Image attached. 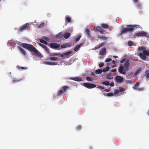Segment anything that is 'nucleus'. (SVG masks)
<instances>
[{
	"instance_id": "nucleus-46",
	"label": "nucleus",
	"mask_w": 149,
	"mask_h": 149,
	"mask_svg": "<svg viewBox=\"0 0 149 149\" xmlns=\"http://www.w3.org/2000/svg\"><path fill=\"white\" fill-rule=\"evenodd\" d=\"M81 125H78L76 127V129L77 130H79L81 129Z\"/></svg>"
},
{
	"instance_id": "nucleus-48",
	"label": "nucleus",
	"mask_w": 149,
	"mask_h": 149,
	"mask_svg": "<svg viewBox=\"0 0 149 149\" xmlns=\"http://www.w3.org/2000/svg\"><path fill=\"white\" fill-rule=\"evenodd\" d=\"M113 78V77H112L110 76H107V79H112Z\"/></svg>"
},
{
	"instance_id": "nucleus-9",
	"label": "nucleus",
	"mask_w": 149,
	"mask_h": 149,
	"mask_svg": "<svg viewBox=\"0 0 149 149\" xmlns=\"http://www.w3.org/2000/svg\"><path fill=\"white\" fill-rule=\"evenodd\" d=\"M72 53V51H70L68 52L63 53L61 56L62 58L69 57L70 56V54Z\"/></svg>"
},
{
	"instance_id": "nucleus-53",
	"label": "nucleus",
	"mask_w": 149,
	"mask_h": 149,
	"mask_svg": "<svg viewBox=\"0 0 149 149\" xmlns=\"http://www.w3.org/2000/svg\"><path fill=\"white\" fill-rule=\"evenodd\" d=\"M105 44L104 43H101L98 47V48H100L101 47H102V46H103Z\"/></svg>"
},
{
	"instance_id": "nucleus-45",
	"label": "nucleus",
	"mask_w": 149,
	"mask_h": 149,
	"mask_svg": "<svg viewBox=\"0 0 149 149\" xmlns=\"http://www.w3.org/2000/svg\"><path fill=\"white\" fill-rule=\"evenodd\" d=\"M104 63L102 62L100 63L99 65V67H101L104 66Z\"/></svg>"
},
{
	"instance_id": "nucleus-49",
	"label": "nucleus",
	"mask_w": 149,
	"mask_h": 149,
	"mask_svg": "<svg viewBox=\"0 0 149 149\" xmlns=\"http://www.w3.org/2000/svg\"><path fill=\"white\" fill-rule=\"evenodd\" d=\"M51 62L45 61L44 62V63L46 65H50Z\"/></svg>"
},
{
	"instance_id": "nucleus-10",
	"label": "nucleus",
	"mask_w": 149,
	"mask_h": 149,
	"mask_svg": "<svg viewBox=\"0 0 149 149\" xmlns=\"http://www.w3.org/2000/svg\"><path fill=\"white\" fill-rule=\"evenodd\" d=\"M49 45L51 48L54 49H57L60 47V45L57 43H51Z\"/></svg>"
},
{
	"instance_id": "nucleus-7",
	"label": "nucleus",
	"mask_w": 149,
	"mask_h": 149,
	"mask_svg": "<svg viewBox=\"0 0 149 149\" xmlns=\"http://www.w3.org/2000/svg\"><path fill=\"white\" fill-rule=\"evenodd\" d=\"M128 70H126L125 68L124 69V66H120L119 67L118 71L120 73L123 74L125 75L126 74V71Z\"/></svg>"
},
{
	"instance_id": "nucleus-15",
	"label": "nucleus",
	"mask_w": 149,
	"mask_h": 149,
	"mask_svg": "<svg viewBox=\"0 0 149 149\" xmlns=\"http://www.w3.org/2000/svg\"><path fill=\"white\" fill-rule=\"evenodd\" d=\"M101 26L102 28L104 29L108 28L109 30H111V28H112L111 27H109V25L107 24H101Z\"/></svg>"
},
{
	"instance_id": "nucleus-3",
	"label": "nucleus",
	"mask_w": 149,
	"mask_h": 149,
	"mask_svg": "<svg viewBox=\"0 0 149 149\" xmlns=\"http://www.w3.org/2000/svg\"><path fill=\"white\" fill-rule=\"evenodd\" d=\"M139 56L141 59L143 60L146 59V56H149V50H144L143 52H140L139 53Z\"/></svg>"
},
{
	"instance_id": "nucleus-26",
	"label": "nucleus",
	"mask_w": 149,
	"mask_h": 149,
	"mask_svg": "<svg viewBox=\"0 0 149 149\" xmlns=\"http://www.w3.org/2000/svg\"><path fill=\"white\" fill-rule=\"evenodd\" d=\"M141 70V68H139L134 74L135 75L139 74Z\"/></svg>"
},
{
	"instance_id": "nucleus-27",
	"label": "nucleus",
	"mask_w": 149,
	"mask_h": 149,
	"mask_svg": "<svg viewBox=\"0 0 149 149\" xmlns=\"http://www.w3.org/2000/svg\"><path fill=\"white\" fill-rule=\"evenodd\" d=\"M146 75V77L147 79H148L149 78V70H147L146 71L145 74Z\"/></svg>"
},
{
	"instance_id": "nucleus-54",
	"label": "nucleus",
	"mask_w": 149,
	"mask_h": 149,
	"mask_svg": "<svg viewBox=\"0 0 149 149\" xmlns=\"http://www.w3.org/2000/svg\"><path fill=\"white\" fill-rule=\"evenodd\" d=\"M116 71V69H114L111 70V71L112 72H115Z\"/></svg>"
},
{
	"instance_id": "nucleus-2",
	"label": "nucleus",
	"mask_w": 149,
	"mask_h": 149,
	"mask_svg": "<svg viewBox=\"0 0 149 149\" xmlns=\"http://www.w3.org/2000/svg\"><path fill=\"white\" fill-rule=\"evenodd\" d=\"M21 46L30 51L33 52L32 53V55L33 56H36L37 54H38V50L32 45L25 43H22Z\"/></svg>"
},
{
	"instance_id": "nucleus-16",
	"label": "nucleus",
	"mask_w": 149,
	"mask_h": 149,
	"mask_svg": "<svg viewBox=\"0 0 149 149\" xmlns=\"http://www.w3.org/2000/svg\"><path fill=\"white\" fill-rule=\"evenodd\" d=\"M130 63L128 61H127L124 64V68L125 69L128 70V67H129Z\"/></svg>"
},
{
	"instance_id": "nucleus-24",
	"label": "nucleus",
	"mask_w": 149,
	"mask_h": 149,
	"mask_svg": "<svg viewBox=\"0 0 149 149\" xmlns=\"http://www.w3.org/2000/svg\"><path fill=\"white\" fill-rule=\"evenodd\" d=\"M102 70L101 69H98L97 70H96L95 71V73L96 74H100L102 72Z\"/></svg>"
},
{
	"instance_id": "nucleus-30",
	"label": "nucleus",
	"mask_w": 149,
	"mask_h": 149,
	"mask_svg": "<svg viewBox=\"0 0 149 149\" xmlns=\"http://www.w3.org/2000/svg\"><path fill=\"white\" fill-rule=\"evenodd\" d=\"M66 19L68 23H70L71 21V18L69 17H66Z\"/></svg>"
},
{
	"instance_id": "nucleus-41",
	"label": "nucleus",
	"mask_w": 149,
	"mask_h": 149,
	"mask_svg": "<svg viewBox=\"0 0 149 149\" xmlns=\"http://www.w3.org/2000/svg\"><path fill=\"white\" fill-rule=\"evenodd\" d=\"M119 89L120 92L124 91L125 90V89L123 87H120Z\"/></svg>"
},
{
	"instance_id": "nucleus-25",
	"label": "nucleus",
	"mask_w": 149,
	"mask_h": 149,
	"mask_svg": "<svg viewBox=\"0 0 149 149\" xmlns=\"http://www.w3.org/2000/svg\"><path fill=\"white\" fill-rule=\"evenodd\" d=\"M72 79L73 80L77 81H82V79L81 78H79L78 77H74L72 78Z\"/></svg>"
},
{
	"instance_id": "nucleus-4",
	"label": "nucleus",
	"mask_w": 149,
	"mask_h": 149,
	"mask_svg": "<svg viewBox=\"0 0 149 149\" xmlns=\"http://www.w3.org/2000/svg\"><path fill=\"white\" fill-rule=\"evenodd\" d=\"M69 86H65L62 87V88L60 90L58 93L57 94V95L60 96L66 92L67 90L69 89Z\"/></svg>"
},
{
	"instance_id": "nucleus-11",
	"label": "nucleus",
	"mask_w": 149,
	"mask_h": 149,
	"mask_svg": "<svg viewBox=\"0 0 149 149\" xmlns=\"http://www.w3.org/2000/svg\"><path fill=\"white\" fill-rule=\"evenodd\" d=\"M29 25V23H26L22 25V26L21 27L19 31H22L23 30L26 29Z\"/></svg>"
},
{
	"instance_id": "nucleus-59",
	"label": "nucleus",
	"mask_w": 149,
	"mask_h": 149,
	"mask_svg": "<svg viewBox=\"0 0 149 149\" xmlns=\"http://www.w3.org/2000/svg\"><path fill=\"white\" fill-rule=\"evenodd\" d=\"M95 72L94 73L93 72H92L91 73V75L92 76H94L95 75Z\"/></svg>"
},
{
	"instance_id": "nucleus-37",
	"label": "nucleus",
	"mask_w": 149,
	"mask_h": 149,
	"mask_svg": "<svg viewBox=\"0 0 149 149\" xmlns=\"http://www.w3.org/2000/svg\"><path fill=\"white\" fill-rule=\"evenodd\" d=\"M139 85V83L138 82H136L135 84L133 86V88L134 89H135L136 88L138 87Z\"/></svg>"
},
{
	"instance_id": "nucleus-19",
	"label": "nucleus",
	"mask_w": 149,
	"mask_h": 149,
	"mask_svg": "<svg viewBox=\"0 0 149 149\" xmlns=\"http://www.w3.org/2000/svg\"><path fill=\"white\" fill-rule=\"evenodd\" d=\"M70 47V44L69 43L65 44L64 45H61V47L62 49Z\"/></svg>"
},
{
	"instance_id": "nucleus-44",
	"label": "nucleus",
	"mask_w": 149,
	"mask_h": 149,
	"mask_svg": "<svg viewBox=\"0 0 149 149\" xmlns=\"http://www.w3.org/2000/svg\"><path fill=\"white\" fill-rule=\"evenodd\" d=\"M58 64L57 62H51L50 65H55Z\"/></svg>"
},
{
	"instance_id": "nucleus-62",
	"label": "nucleus",
	"mask_w": 149,
	"mask_h": 149,
	"mask_svg": "<svg viewBox=\"0 0 149 149\" xmlns=\"http://www.w3.org/2000/svg\"><path fill=\"white\" fill-rule=\"evenodd\" d=\"M136 3L137 5L138 6L140 7L141 5V3Z\"/></svg>"
},
{
	"instance_id": "nucleus-12",
	"label": "nucleus",
	"mask_w": 149,
	"mask_h": 149,
	"mask_svg": "<svg viewBox=\"0 0 149 149\" xmlns=\"http://www.w3.org/2000/svg\"><path fill=\"white\" fill-rule=\"evenodd\" d=\"M115 79L116 81L118 83H121L124 80L123 78L119 75L116 76V77Z\"/></svg>"
},
{
	"instance_id": "nucleus-39",
	"label": "nucleus",
	"mask_w": 149,
	"mask_h": 149,
	"mask_svg": "<svg viewBox=\"0 0 149 149\" xmlns=\"http://www.w3.org/2000/svg\"><path fill=\"white\" fill-rule=\"evenodd\" d=\"M114 95V94L111 93H107L106 94V95L108 96H111Z\"/></svg>"
},
{
	"instance_id": "nucleus-35",
	"label": "nucleus",
	"mask_w": 149,
	"mask_h": 149,
	"mask_svg": "<svg viewBox=\"0 0 149 149\" xmlns=\"http://www.w3.org/2000/svg\"><path fill=\"white\" fill-rule=\"evenodd\" d=\"M36 56H37L38 57H42L43 56L41 54L40 52L38 51V54H37Z\"/></svg>"
},
{
	"instance_id": "nucleus-23",
	"label": "nucleus",
	"mask_w": 149,
	"mask_h": 149,
	"mask_svg": "<svg viewBox=\"0 0 149 149\" xmlns=\"http://www.w3.org/2000/svg\"><path fill=\"white\" fill-rule=\"evenodd\" d=\"M81 45H82V44H81L76 46L74 49V51L77 52L79 49Z\"/></svg>"
},
{
	"instance_id": "nucleus-32",
	"label": "nucleus",
	"mask_w": 149,
	"mask_h": 149,
	"mask_svg": "<svg viewBox=\"0 0 149 149\" xmlns=\"http://www.w3.org/2000/svg\"><path fill=\"white\" fill-rule=\"evenodd\" d=\"M128 46H133L134 45V43L132 41H129L128 42Z\"/></svg>"
},
{
	"instance_id": "nucleus-57",
	"label": "nucleus",
	"mask_w": 149,
	"mask_h": 149,
	"mask_svg": "<svg viewBox=\"0 0 149 149\" xmlns=\"http://www.w3.org/2000/svg\"><path fill=\"white\" fill-rule=\"evenodd\" d=\"M53 54L54 55H60V53H53Z\"/></svg>"
},
{
	"instance_id": "nucleus-50",
	"label": "nucleus",
	"mask_w": 149,
	"mask_h": 149,
	"mask_svg": "<svg viewBox=\"0 0 149 149\" xmlns=\"http://www.w3.org/2000/svg\"><path fill=\"white\" fill-rule=\"evenodd\" d=\"M109 85L111 86H113L114 85V83L113 82H112L111 83L109 84Z\"/></svg>"
},
{
	"instance_id": "nucleus-6",
	"label": "nucleus",
	"mask_w": 149,
	"mask_h": 149,
	"mask_svg": "<svg viewBox=\"0 0 149 149\" xmlns=\"http://www.w3.org/2000/svg\"><path fill=\"white\" fill-rule=\"evenodd\" d=\"M93 30L95 32H99L101 34L104 32V29L100 26H95Z\"/></svg>"
},
{
	"instance_id": "nucleus-52",
	"label": "nucleus",
	"mask_w": 149,
	"mask_h": 149,
	"mask_svg": "<svg viewBox=\"0 0 149 149\" xmlns=\"http://www.w3.org/2000/svg\"><path fill=\"white\" fill-rule=\"evenodd\" d=\"M19 81H20L19 80L14 79V80H13V83H15V82H18Z\"/></svg>"
},
{
	"instance_id": "nucleus-21",
	"label": "nucleus",
	"mask_w": 149,
	"mask_h": 149,
	"mask_svg": "<svg viewBox=\"0 0 149 149\" xmlns=\"http://www.w3.org/2000/svg\"><path fill=\"white\" fill-rule=\"evenodd\" d=\"M70 35L71 34L70 33H67L64 34V37L65 39H67L70 37Z\"/></svg>"
},
{
	"instance_id": "nucleus-36",
	"label": "nucleus",
	"mask_w": 149,
	"mask_h": 149,
	"mask_svg": "<svg viewBox=\"0 0 149 149\" xmlns=\"http://www.w3.org/2000/svg\"><path fill=\"white\" fill-rule=\"evenodd\" d=\"M86 79L88 81H91L93 80V79L89 76L86 77Z\"/></svg>"
},
{
	"instance_id": "nucleus-55",
	"label": "nucleus",
	"mask_w": 149,
	"mask_h": 149,
	"mask_svg": "<svg viewBox=\"0 0 149 149\" xmlns=\"http://www.w3.org/2000/svg\"><path fill=\"white\" fill-rule=\"evenodd\" d=\"M138 90L140 91H142L143 90V88H137Z\"/></svg>"
},
{
	"instance_id": "nucleus-47",
	"label": "nucleus",
	"mask_w": 149,
	"mask_h": 149,
	"mask_svg": "<svg viewBox=\"0 0 149 149\" xmlns=\"http://www.w3.org/2000/svg\"><path fill=\"white\" fill-rule=\"evenodd\" d=\"M112 60L111 58H107L105 62H108L111 61Z\"/></svg>"
},
{
	"instance_id": "nucleus-64",
	"label": "nucleus",
	"mask_w": 149,
	"mask_h": 149,
	"mask_svg": "<svg viewBox=\"0 0 149 149\" xmlns=\"http://www.w3.org/2000/svg\"><path fill=\"white\" fill-rule=\"evenodd\" d=\"M116 64L112 66V68H114L115 67H116Z\"/></svg>"
},
{
	"instance_id": "nucleus-29",
	"label": "nucleus",
	"mask_w": 149,
	"mask_h": 149,
	"mask_svg": "<svg viewBox=\"0 0 149 149\" xmlns=\"http://www.w3.org/2000/svg\"><path fill=\"white\" fill-rule=\"evenodd\" d=\"M110 68L109 66H107L105 68H104L103 69L102 71L104 72H106L108 71L109 69Z\"/></svg>"
},
{
	"instance_id": "nucleus-40",
	"label": "nucleus",
	"mask_w": 149,
	"mask_h": 149,
	"mask_svg": "<svg viewBox=\"0 0 149 149\" xmlns=\"http://www.w3.org/2000/svg\"><path fill=\"white\" fill-rule=\"evenodd\" d=\"M97 88H98L99 89H100L101 91L102 92H104V91L102 90V89H104V87L102 86H99L97 87Z\"/></svg>"
},
{
	"instance_id": "nucleus-22",
	"label": "nucleus",
	"mask_w": 149,
	"mask_h": 149,
	"mask_svg": "<svg viewBox=\"0 0 149 149\" xmlns=\"http://www.w3.org/2000/svg\"><path fill=\"white\" fill-rule=\"evenodd\" d=\"M63 33L62 32H60L58 33L57 35H56L55 37L56 38H61L62 37V35L63 34Z\"/></svg>"
},
{
	"instance_id": "nucleus-20",
	"label": "nucleus",
	"mask_w": 149,
	"mask_h": 149,
	"mask_svg": "<svg viewBox=\"0 0 149 149\" xmlns=\"http://www.w3.org/2000/svg\"><path fill=\"white\" fill-rule=\"evenodd\" d=\"M85 31L86 34L88 36L89 38H90L91 37V36L90 34V31L89 29H86Z\"/></svg>"
},
{
	"instance_id": "nucleus-31",
	"label": "nucleus",
	"mask_w": 149,
	"mask_h": 149,
	"mask_svg": "<svg viewBox=\"0 0 149 149\" xmlns=\"http://www.w3.org/2000/svg\"><path fill=\"white\" fill-rule=\"evenodd\" d=\"M40 42L43 43L44 44L47 45V42L46 41H45L43 40L42 39H40Z\"/></svg>"
},
{
	"instance_id": "nucleus-17",
	"label": "nucleus",
	"mask_w": 149,
	"mask_h": 149,
	"mask_svg": "<svg viewBox=\"0 0 149 149\" xmlns=\"http://www.w3.org/2000/svg\"><path fill=\"white\" fill-rule=\"evenodd\" d=\"M40 45L45 50L46 52L47 53H49V51L46 45L42 44H40Z\"/></svg>"
},
{
	"instance_id": "nucleus-1",
	"label": "nucleus",
	"mask_w": 149,
	"mask_h": 149,
	"mask_svg": "<svg viewBox=\"0 0 149 149\" xmlns=\"http://www.w3.org/2000/svg\"><path fill=\"white\" fill-rule=\"evenodd\" d=\"M126 26L127 28L124 29L123 28L122 29L118 35L119 36H122L128 32H131L134 29L140 27V25H127Z\"/></svg>"
},
{
	"instance_id": "nucleus-18",
	"label": "nucleus",
	"mask_w": 149,
	"mask_h": 149,
	"mask_svg": "<svg viewBox=\"0 0 149 149\" xmlns=\"http://www.w3.org/2000/svg\"><path fill=\"white\" fill-rule=\"evenodd\" d=\"M106 52V49L105 48H102L100 52V54L101 55H104Z\"/></svg>"
},
{
	"instance_id": "nucleus-58",
	"label": "nucleus",
	"mask_w": 149,
	"mask_h": 149,
	"mask_svg": "<svg viewBox=\"0 0 149 149\" xmlns=\"http://www.w3.org/2000/svg\"><path fill=\"white\" fill-rule=\"evenodd\" d=\"M125 59L123 58L122 60L121 61H120V62L121 63H123L125 61Z\"/></svg>"
},
{
	"instance_id": "nucleus-8",
	"label": "nucleus",
	"mask_w": 149,
	"mask_h": 149,
	"mask_svg": "<svg viewBox=\"0 0 149 149\" xmlns=\"http://www.w3.org/2000/svg\"><path fill=\"white\" fill-rule=\"evenodd\" d=\"M84 85L85 87L89 89L92 88L96 87V85L95 84L88 83H84Z\"/></svg>"
},
{
	"instance_id": "nucleus-38",
	"label": "nucleus",
	"mask_w": 149,
	"mask_h": 149,
	"mask_svg": "<svg viewBox=\"0 0 149 149\" xmlns=\"http://www.w3.org/2000/svg\"><path fill=\"white\" fill-rule=\"evenodd\" d=\"M81 35H79L76 38V42H78L80 39L81 37Z\"/></svg>"
},
{
	"instance_id": "nucleus-56",
	"label": "nucleus",
	"mask_w": 149,
	"mask_h": 149,
	"mask_svg": "<svg viewBox=\"0 0 149 149\" xmlns=\"http://www.w3.org/2000/svg\"><path fill=\"white\" fill-rule=\"evenodd\" d=\"M133 72H130L128 73V75L129 76H131L132 75Z\"/></svg>"
},
{
	"instance_id": "nucleus-33",
	"label": "nucleus",
	"mask_w": 149,
	"mask_h": 149,
	"mask_svg": "<svg viewBox=\"0 0 149 149\" xmlns=\"http://www.w3.org/2000/svg\"><path fill=\"white\" fill-rule=\"evenodd\" d=\"M146 50L145 47H139L138 48V50L139 51H142V50Z\"/></svg>"
},
{
	"instance_id": "nucleus-5",
	"label": "nucleus",
	"mask_w": 149,
	"mask_h": 149,
	"mask_svg": "<svg viewBox=\"0 0 149 149\" xmlns=\"http://www.w3.org/2000/svg\"><path fill=\"white\" fill-rule=\"evenodd\" d=\"M147 35V33L146 32L141 31L136 33L134 35V36L135 37H136L137 36L138 37L141 36L146 37Z\"/></svg>"
},
{
	"instance_id": "nucleus-61",
	"label": "nucleus",
	"mask_w": 149,
	"mask_h": 149,
	"mask_svg": "<svg viewBox=\"0 0 149 149\" xmlns=\"http://www.w3.org/2000/svg\"><path fill=\"white\" fill-rule=\"evenodd\" d=\"M110 91V90L109 89H106L104 90V91L109 92Z\"/></svg>"
},
{
	"instance_id": "nucleus-43",
	"label": "nucleus",
	"mask_w": 149,
	"mask_h": 149,
	"mask_svg": "<svg viewBox=\"0 0 149 149\" xmlns=\"http://www.w3.org/2000/svg\"><path fill=\"white\" fill-rule=\"evenodd\" d=\"M42 38L43 39L45 40H46L47 41H49V39L47 37L44 36Z\"/></svg>"
},
{
	"instance_id": "nucleus-51",
	"label": "nucleus",
	"mask_w": 149,
	"mask_h": 149,
	"mask_svg": "<svg viewBox=\"0 0 149 149\" xmlns=\"http://www.w3.org/2000/svg\"><path fill=\"white\" fill-rule=\"evenodd\" d=\"M119 92V91L118 90V89L115 90H114V93L113 94L114 95V94H116L117 93H118Z\"/></svg>"
},
{
	"instance_id": "nucleus-34",
	"label": "nucleus",
	"mask_w": 149,
	"mask_h": 149,
	"mask_svg": "<svg viewBox=\"0 0 149 149\" xmlns=\"http://www.w3.org/2000/svg\"><path fill=\"white\" fill-rule=\"evenodd\" d=\"M44 24L45 23L44 22H42L38 26V27L39 28H41L43 26Z\"/></svg>"
},
{
	"instance_id": "nucleus-13",
	"label": "nucleus",
	"mask_w": 149,
	"mask_h": 149,
	"mask_svg": "<svg viewBox=\"0 0 149 149\" xmlns=\"http://www.w3.org/2000/svg\"><path fill=\"white\" fill-rule=\"evenodd\" d=\"M97 38H98V40L99 39L101 40L105 41H107L108 39V38L107 37L103 35L98 36H97Z\"/></svg>"
},
{
	"instance_id": "nucleus-42",
	"label": "nucleus",
	"mask_w": 149,
	"mask_h": 149,
	"mask_svg": "<svg viewBox=\"0 0 149 149\" xmlns=\"http://www.w3.org/2000/svg\"><path fill=\"white\" fill-rule=\"evenodd\" d=\"M50 59L52 60L55 61L57 60L58 58L56 57H51Z\"/></svg>"
},
{
	"instance_id": "nucleus-14",
	"label": "nucleus",
	"mask_w": 149,
	"mask_h": 149,
	"mask_svg": "<svg viewBox=\"0 0 149 149\" xmlns=\"http://www.w3.org/2000/svg\"><path fill=\"white\" fill-rule=\"evenodd\" d=\"M18 49L19 50L20 52L21 53L23 54L24 56H25L26 55V54L25 52V51L24 50V49L22 48L19 46H18L17 47Z\"/></svg>"
},
{
	"instance_id": "nucleus-28",
	"label": "nucleus",
	"mask_w": 149,
	"mask_h": 149,
	"mask_svg": "<svg viewBox=\"0 0 149 149\" xmlns=\"http://www.w3.org/2000/svg\"><path fill=\"white\" fill-rule=\"evenodd\" d=\"M102 84L104 85L107 86L109 85V82L108 81H105L102 82Z\"/></svg>"
},
{
	"instance_id": "nucleus-60",
	"label": "nucleus",
	"mask_w": 149,
	"mask_h": 149,
	"mask_svg": "<svg viewBox=\"0 0 149 149\" xmlns=\"http://www.w3.org/2000/svg\"><path fill=\"white\" fill-rule=\"evenodd\" d=\"M133 1L135 3H137L138 2V0H133Z\"/></svg>"
},
{
	"instance_id": "nucleus-63",
	"label": "nucleus",
	"mask_w": 149,
	"mask_h": 149,
	"mask_svg": "<svg viewBox=\"0 0 149 149\" xmlns=\"http://www.w3.org/2000/svg\"><path fill=\"white\" fill-rule=\"evenodd\" d=\"M112 62L114 64H115L116 63V61L114 60H113Z\"/></svg>"
}]
</instances>
